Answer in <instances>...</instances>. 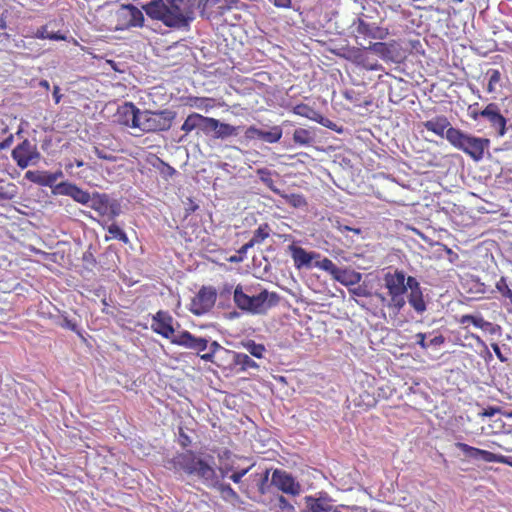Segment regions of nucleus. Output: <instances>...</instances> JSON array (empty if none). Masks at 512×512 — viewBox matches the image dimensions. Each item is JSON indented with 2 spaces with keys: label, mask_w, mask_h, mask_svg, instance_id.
<instances>
[{
  "label": "nucleus",
  "mask_w": 512,
  "mask_h": 512,
  "mask_svg": "<svg viewBox=\"0 0 512 512\" xmlns=\"http://www.w3.org/2000/svg\"><path fill=\"white\" fill-rule=\"evenodd\" d=\"M383 287L388 295L376 293L375 296L384 307L388 308L391 318H396L406 305V294H408V304L413 307L416 313L422 314L425 312L426 305L425 300H423L422 288L415 277L406 276L403 270L395 269L384 274Z\"/></svg>",
  "instance_id": "nucleus-1"
},
{
  "label": "nucleus",
  "mask_w": 512,
  "mask_h": 512,
  "mask_svg": "<svg viewBox=\"0 0 512 512\" xmlns=\"http://www.w3.org/2000/svg\"><path fill=\"white\" fill-rule=\"evenodd\" d=\"M143 9L150 18L176 30L188 31L195 19L193 4L185 0H150Z\"/></svg>",
  "instance_id": "nucleus-2"
},
{
  "label": "nucleus",
  "mask_w": 512,
  "mask_h": 512,
  "mask_svg": "<svg viewBox=\"0 0 512 512\" xmlns=\"http://www.w3.org/2000/svg\"><path fill=\"white\" fill-rule=\"evenodd\" d=\"M151 321L152 332L169 340L171 344L195 351L198 354L206 351V338L196 337L189 331H181L178 334L174 333V327H172L174 319L167 311H157L155 315H152Z\"/></svg>",
  "instance_id": "nucleus-3"
},
{
  "label": "nucleus",
  "mask_w": 512,
  "mask_h": 512,
  "mask_svg": "<svg viewBox=\"0 0 512 512\" xmlns=\"http://www.w3.org/2000/svg\"><path fill=\"white\" fill-rule=\"evenodd\" d=\"M165 467L176 474L197 477L205 485H211L217 480V473L212 465L191 450L177 453L167 461Z\"/></svg>",
  "instance_id": "nucleus-4"
},
{
  "label": "nucleus",
  "mask_w": 512,
  "mask_h": 512,
  "mask_svg": "<svg viewBox=\"0 0 512 512\" xmlns=\"http://www.w3.org/2000/svg\"><path fill=\"white\" fill-rule=\"evenodd\" d=\"M233 301L234 305L241 311L249 312L253 315H260L269 308L277 305L278 294L263 289L257 295L250 296L242 291L241 285H238L233 291Z\"/></svg>",
  "instance_id": "nucleus-5"
},
{
  "label": "nucleus",
  "mask_w": 512,
  "mask_h": 512,
  "mask_svg": "<svg viewBox=\"0 0 512 512\" xmlns=\"http://www.w3.org/2000/svg\"><path fill=\"white\" fill-rule=\"evenodd\" d=\"M432 132L441 137H446L452 146L470 155L475 160L482 159L483 151L486 145H488V140L470 137L461 132V130H432Z\"/></svg>",
  "instance_id": "nucleus-6"
},
{
  "label": "nucleus",
  "mask_w": 512,
  "mask_h": 512,
  "mask_svg": "<svg viewBox=\"0 0 512 512\" xmlns=\"http://www.w3.org/2000/svg\"><path fill=\"white\" fill-rule=\"evenodd\" d=\"M219 459L220 461H229L225 462L224 466L220 468V474L225 477L228 475V473L233 472L230 475V480L233 481L234 484H239L242 480V477L247 475V473L250 472V470L255 466V463H250L246 467L241 466L239 462L247 461L248 459L245 457L233 455L229 450H224V452L220 454Z\"/></svg>",
  "instance_id": "nucleus-7"
},
{
  "label": "nucleus",
  "mask_w": 512,
  "mask_h": 512,
  "mask_svg": "<svg viewBox=\"0 0 512 512\" xmlns=\"http://www.w3.org/2000/svg\"><path fill=\"white\" fill-rule=\"evenodd\" d=\"M114 122L129 128H141L142 124H144L141 121L140 109L131 102H126L118 107Z\"/></svg>",
  "instance_id": "nucleus-8"
},
{
  "label": "nucleus",
  "mask_w": 512,
  "mask_h": 512,
  "mask_svg": "<svg viewBox=\"0 0 512 512\" xmlns=\"http://www.w3.org/2000/svg\"><path fill=\"white\" fill-rule=\"evenodd\" d=\"M118 29L129 27H141L144 22V15L140 9L132 4L122 5L116 13Z\"/></svg>",
  "instance_id": "nucleus-9"
},
{
  "label": "nucleus",
  "mask_w": 512,
  "mask_h": 512,
  "mask_svg": "<svg viewBox=\"0 0 512 512\" xmlns=\"http://www.w3.org/2000/svg\"><path fill=\"white\" fill-rule=\"evenodd\" d=\"M479 115L492 126L498 128H506L507 123L512 122V117L506 114L503 99L501 100V107L497 103H490L480 111Z\"/></svg>",
  "instance_id": "nucleus-10"
},
{
  "label": "nucleus",
  "mask_w": 512,
  "mask_h": 512,
  "mask_svg": "<svg viewBox=\"0 0 512 512\" xmlns=\"http://www.w3.org/2000/svg\"><path fill=\"white\" fill-rule=\"evenodd\" d=\"M217 300V291L214 288L208 286L203 287L195 295L192 300V313L195 315H202L212 309L215 301Z\"/></svg>",
  "instance_id": "nucleus-11"
},
{
  "label": "nucleus",
  "mask_w": 512,
  "mask_h": 512,
  "mask_svg": "<svg viewBox=\"0 0 512 512\" xmlns=\"http://www.w3.org/2000/svg\"><path fill=\"white\" fill-rule=\"evenodd\" d=\"M175 113L169 110L160 112L141 111V121L144 122V128H170Z\"/></svg>",
  "instance_id": "nucleus-12"
},
{
  "label": "nucleus",
  "mask_w": 512,
  "mask_h": 512,
  "mask_svg": "<svg viewBox=\"0 0 512 512\" xmlns=\"http://www.w3.org/2000/svg\"><path fill=\"white\" fill-rule=\"evenodd\" d=\"M12 159L15 160L18 167L26 169L29 165L38 159V152L34 144L27 140H23L22 143L12 150Z\"/></svg>",
  "instance_id": "nucleus-13"
},
{
  "label": "nucleus",
  "mask_w": 512,
  "mask_h": 512,
  "mask_svg": "<svg viewBox=\"0 0 512 512\" xmlns=\"http://www.w3.org/2000/svg\"><path fill=\"white\" fill-rule=\"evenodd\" d=\"M271 484L285 494L293 496L299 495V483L295 482L291 474L284 470H274V472H272Z\"/></svg>",
  "instance_id": "nucleus-14"
},
{
  "label": "nucleus",
  "mask_w": 512,
  "mask_h": 512,
  "mask_svg": "<svg viewBox=\"0 0 512 512\" xmlns=\"http://www.w3.org/2000/svg\"><path fill=\"white\" fill-rule=\"evenodd\" d=\"M53 195H64L72 198L81 205H86L90 201L89 192L82 190L71 182L58 183L52 189Z\"/></svg>",
  "instance_id": "nucleus-15"
},
{
  "label": "nucleus",
  "mask_w": 512,
  "mask_h": 512,
  "mask_svg": "<svg viewBox=\"0 0 512 512\" xmlns=\"http://www.w3.org/2000/svg\"><path fill=\"white\" fill-rule=\"evenodd\" d=\"M180 128H236L230 124L220 123L218 120L210 117H204L194 113L187 117Z\"/></svg>",
  "instance_id": "nucleus-16"
},
{
  "label": "nucleus",
  "mask_w": 512,
  "mask_h": 512,
  "mask_svg": "<svg viewBox=\"0 0 512 512\" xmlns=\"http://www.w3.org/2000/svg\"><path fill=\"white\" fill-rule=\"evenodd\" d=\"M63 176L64 174L61 170L54 173L47 171H28L25 173L26 180L38 186H45L51 189L56 186V181Z\"/></svg>",
  "instance_id": "nucleus-17"
},
{
  "label": "nucleus",
  "mask_w": 512,
  "mask_h": 512,
  "mask_svg": "<svg viewBox=\"0 0 512 512\" xmlns=\"http://www.w3.org/2000/svg\"><path fill=\"white\" fill-rule=\"evenodd\" d=\"M288 250H290L291 259H293L294 268L296 269L309 268L311 261L319 257V254L308 252L294 244L288 246Z\"/></svg>",
  "instance_id": "nucleus-18"
},
{
  "label": "nucleus",
  "mask_w": 512,
  "mask_h": 512,
  "mask_svg": "<svg viewBox=\"0 0 512 512\" xmlns=\"http://www.w3.org/2000/svg\"><path fill=\"white\" fill-rule=\"evenodd\" d=\"M455 448L462 451L463 455H465L466 458L473 459V460H481L486 463H489L490 460L501 455V454H495L489 450H482L478 447H473L464 442L455 443Z\"/></svg>",
  "instance_id": "nucleus-19"
},
{
  "label": "nucleus",
  "mask_w": 512,
  "mask_h": 512,
  "mask_svg": "<svg viewBox=\"0 0 512 512\" xmlns=\"http://www.w3.org/2000/svg\"><path fill=\"white\" fill-rule=\"evenodd\" d=\"M294 113L296 115L305 117L309 120L315 121L327 128H336L334 125L333 127L330 126L331 122L324 118L319 112L314 110L312 107L306 105V104H299L294 107Z\"/></svg>",
  "instance_id": "nucleus-20"
},
{
  "label": "nucleus",
  "mask_w": 512,
  "mask_h": 512,
  "mask_svg": "<svg viewBox=\"0 0 512 512\" xmlns=\"http://www.w3.org/2000/svg\"><path fill=\"white\" fill-rule=\"evenodd\" d=\"M329 275H331L332 279L340 282V284L345 287H350L359 283L360 278H362L359 272L348 269H342L337 272H329Z\"/></svg>",
  "instance_id": "nucleus-21"
},
{
  "label": "nucleus",
  "mask_w": 512,
  "mask_h": 512,
  "mask_svg": "<svg viewBox=\"0 0 512 512\" xmlns=\"http://www.w3.org/2000/svg\"><path fill=\"white\" fill-rule=\"evenodd\" d=\"M306 509L302 512H333L332 504L327 499H314L312 497L306 498Z\"/></svg>",
  "instance_id": "nucleus-22"
},
{
  "label": "nucleus",
  "mask_w": 512,
  "mask_h": 512,
  "mask_svg": "<svg viewBox=\"0 0 512 512\" xmlns=\"http://www.w3.org/2000/svg\"><path fill=\"white\" fill-rule=\"evenodd\" d=\"M233 364L239 368V372L257 370L258 364L244 353L236 352L233 355Z\"/></svg>",
  "instance_id": "nucleus-23"
},
{
  "label": "nucleus",
  "mask_w": 512,
  "mask_h": 512,
  "mask_svg": "<svg viewBox=\"0 0 512 512\" xmlns=\"http://www.w3.org/2000/svg\"><path fill=\"white\" fill-rule=\"evenodd\" d=\"M249 137L259 138L266 143H275L281 138V130H247Z\"/></svg>",
  "instance_id": "nucleus-24"
},
{
  "label": "nucleus",
  "mask_w": 512,
  "mask_h": 512,
  "mask_svg": "<svg viewBox=\"0 0 512 512\" xmlns=\"http://www.w3.org/2000/svg\"><path fill=\"white\" fill-rule=\"evenodd\" d=\"M270 233H272V229L270 228L269 224L262 223L258 225L257 230L254 231V236H252V238H250L249 242L247 243H255L261 245V243L270 237Z\"/></svg>",
  "instance_id": "nucleus-25"
},
{
  "label": "nucleus",
  "mask_w": 512,
  "mask_h": 512,
  "mask_svg": "<svg viewBox=\"0 0 512 512\" xmlns=\"http://www.w3.org/2000/svg\"><path fill=\"white\" fill-rule=\"evenodd\" d=\"M152 167L159 171L160 175L165 179H169L176 174V170L168 163L154 156V161L151 163Z\"/></svg>",
  "instance_id": "nucleus-26"
},
{
  "label": "nucleus",
  "mask_w": 512,
  "mask_h": 512,
  "mask_svg": "<svg viewBox=\"0 0 512 512\" xmlns=\"http://www.w3.org/2000/svg\"><path fill=\"white\" fill-rule=\"evenodd\" d=\"M244 348H246L247 352H249L250 356L255 357L257 359H261L264 357L265 347L261 343H256L253 340H249L244 343Z\"/></svg>",
  "instance_id": "nucleus-27"
},
{
  "label": "nucleus",
  "mask_w": 512,
  "mask_h": 512,
  "mask_svg": "<svg viewBox=\"0 0 512 512\" xmlns=\"http://www.w3.org/2000/svg\"><path fill=\"white\" fill-rule=\"evenodd\" d=\"M217 490H219L220 495H222V498H224L225 501L239 500V495L234 491L231 485L227 483H219V485H217Z\"/></svg>",
  "instance_id": "nucleus-28"
},
{
  "label": "nucleus",
  "mask_w": 512,
  "mask_h": 512,
  "mask_svg": "<svg viewBox=\"0 0 512 512\" xmlns=\"http://www.w3.org/2000/svg\"><path fill=\"white\" fill-rule=\"evenodd\" d=\"M487 76H488V83H487L486 90L489 93H494L496 91V86L501 81V73L496 69H490L487 72Z\"/></svg>",
  "instance_id": "nucleus-29"
},
{
  "label": "nucleus",
  "mask_w": 512,
  "mask_h": 512,
  "mask_svg": "<svg viewBox=\"0 0 512 512\" xmlns=\"http://www.w3.org/2000/svg\"><path fill=\"white\" fill-rule=\"evenodd\" d=\"M255 481H257L258 493L264 495L269 487V470H266L260 474H255Z\"/></svg>",
  "instance_id": "nucleus-30"
},
{
  "label": "nucleus",
  "mask_w": 512,
  "mask_h": 512,
  "mask_svg": "<svg viewBox=\"0 0 512 512\" xmlns=\"http://www.w3.org/2000/svg\"><path fill=\"white\" fill-rule=\"evenodd\" d=\"M315 267L325 271L326 273L338 272L343 270L344 268H339L332 260L328 258H322L315 262Z\"/></svg>",
  "instance_id": "nucleus-31"
},
{
  "label": "nucleus",
  "mask_w": 512,
  "mask_h": 512,
  "mask_svg": "<svg viewBox=\"0 0 512 512\" xmlns=\"http://www.w3.org/2000/svg\"><path fill=\"white\" fill-rule=\"evenodd\" d=\"M282 197L285 199V201H287L288 205L293 208H301L307 205V201L300 194H287L282 195Z\"/></svg>",
  "instance_id": "nucleus-32"
},
{
  "label": "nucleus",
  "mask_w": 512,
  "mask_h": 512,
  "mask_svg": "<svg viewBox=\"0 0 512 512\" xmlns=\"http://www.w3.org/2000/svg\"><path fill=\"white\" fill-rule=\"evenodd\" d=\"M108 234L123 243L128 242L127 234L123 232V230L116 224L108 225L107 227Z\"/></svg>",
  "instance_id": "nucleus-33"
},
{
  "label": "nucleus",
  "mask_w": 512,
  "mask_h": 512,
  "mask_svg": "<svg viewBox=\"0 0 512 512\" xmlns=\"http://www.w3.org/2000/svg\"><path fill=\"white\" fill-rule=\"evenodd\" d=\"M58 325L63 329L71 330L78 336H81V333L78 330V324L75 322V320L69 319L66 315H63V317H61V322H59Z\"/></svg>",
  "instance_id": "nucleus-34"
},
{
  "label": "nucleus",
  "mask_w": 512,
  "mask_h": 512,
  "mask_svg": "<svg viewBox=\"0 0 512 512\" xmlns=\"http://www.w3.org/2000/svg\"><path fill=\"white\" fill-rule=\"evenodd\" d=\"M258 177H260L261 182L264 183V185L268 186L269 189H271L274 192H278L277 189L273 187V180L272 176H270L269 170L266 168H261L257 170Z\"/></svg>",
  "instance_id": "nucleus-35"
},
{
  "label": "nucleus",
  "mask_w": 512,
  "mask_h": 512,
  "mask_svg": "<svg viewBox=\"0 0 512 512\" xmlns=\"http://www.w3.org/2000/svg\"><path fill=\"white\" fill-rule=\"evenodd\" d=\"M206 349H209L208 353L201 354L200 358L201 360L205 362H212L213 356H215V353L221 349V346L217 341H212L211 344H208V347Z\"/></svg>",
  "instance_id": "nucleus-36"
},
{
  "label": "nucleus",
  "mask_w": 512,
  "mask_h": 512,
  "mask_svg": "<svg viewBox=\"0 0 512 512\" xmlns=\"http://www.w3.org/2000/svg\"><path fill=\"white\" fill-rule=\"evenodd\" d=\"M110 205L111 204L108 203V199H106L105 197H101V198L97 199L96 201H94L93 209H94V211H96L102 215H105L106 211L109 210Z\"/></svg>",
  "instance_id": "nucleus-37"
},
{
  "label": "nucleus",
  "mask_w": 512,
  "mask_h": 512,
  "mask_svg": "<svg viewBox=\"0 0 512 512\" xmlns=\"http://www.w3.org/2000/svg\"><path fill=\"white\" fill-rule=\"evenodd\" d=\"M294 141L306 145L311 141L310 133L308 130H294Z\"/></svg>",
  "instance_id": "nucleus-38"
},
{
  "label": "nucleus",
  "mask_w": 512,
  "mask_h": 512,
  "mask_svg": "<svg viewBox=\"0 0 512 512\" xmlns=\"http://www.w3.org/2000/svg\"><path fill=\"white\" fill-rule=\"evenodd\" d=\"M496 289H498V292H500L503 297L512 301V290L508 288L507 282L504 278H501L496 282Z\"/></svg>",
  "instance_id": "nucleus-39"
},
{
  "label": "nucleus",
  "mask_w": 512,
  "mask_h": 512,
  "mask_svg": "<svg viewBox=\"0 0 512 512\" xmlns=\"http://www.w3.org/2000/svg\"><path fill=\"white\" fill-rule=\"evenodd\" d=\"M213 99L211 98H204V97H197L193 99L192 106L198 108V109H205L207 110L208 107H212Z\"/></svg>",
  "instance_id": "nucleus-40"
},
{
  "label": "nucleus",
  "mask_w": 512,
  "mask_h": 512,
  "mask_svg": "<svg viewBox=\"0 0 512 512\" xmlns=\"http://www.w3.org/2000/svg\"><path fill=\"white\" fill-rule=\"evenodd\" d=\"M369 50L374 52L375 54L384 56L387 52H389V48L384 42H375L372 43L369 47Z\"/></svg>",
  "instance_id": "nucleus-41"
},
{
  "label": "nucleus",
  "mask_w": 512,
  "mask_h": 512,
  "mask_svg": "<svg viewBox=\"0 0 512 512\" xmlns=\"http://www.w3.org/2000/svg\"><path fill=\"white\" fill-rule=\"evenodd\" d=\"M481 329L482 331L489 333L491 335L499 334L501 333V327L498 324H494L492 322H488L482 326L477 327Z\"/></svg>",
  "instance_id": "nucleus-42"
},
{
  "label": "nucleus",
  "mask_w": 512,
  "mask_h": 512,
  "mask_svg": "<svg viewBox=\"0 0 512 512\" xmlns=\"http://www.w3.org/2000/svg\"><path fill=\"white\" fill-rule=\"evenodd\" d=\"M350 294L355 297H370L371 293L365 286H358L350 289Z\"/></svg>",
  "instance_id": "nucleus-43"
},
{
  "label": "nucleus",
  "mask_w": 512,
  "mask_h": 512,
  "mask_svg": "<svg viewBox=\"0 0 512 512\" xmlns=\"http://www.w3.org/2000/svg\"><path fill=\"white\" fill-rule=\"evenodd\" d=\"M483 317L481 315H471V314H464L462 315V317H460V319H458V323L462 324V325H465V324H468V323H473L477 320H480L482 319Z\"/></svg>",
  "instance_id": "nucleus-44"
},
{
  "label": "nucleus",
  "mask_w": 512,
  "mask_h": 512,
  "mask_svg": "<svg viewBox=\"0 0 512 512\" xmlns=\"http://www.w3.org/2000/svg\"><path fill=\"white\" fill-rule=\"evenodd\" d=\"M445 338L441 334L436 335L428 341V347H440L444 344Z\"/></svg>",
  "instance_id": "nucleus-45"
},
{
  "label": "nucleus",
  "mask_w": 512,
  "mask_h": 512,
  "mask_svg": "<svg viewBox=\"0 0 512 512\" xmlns=\"http://www.w3.org/2000/svg\"><path fill=\"white\" fill-rule=\"evenodd\" d=\"M94 153H96L97 158H99L101 160H106V161H110V162H114L116 160V158L113 155L104 153L103 151L99 150L97 147H94Z\"/></svg>",
  "instance_id": "nucleus-46"
},
{
  "label": "nucleus",
  "mask_w": 512,
  "mask_h": 512,
  "mask_svg": "<svg viewBox=\"0 0 512 512\" xmlns=\"http://www.w3.org/2000/svg\"><path fill=\"white\" fill-rule=\"evenodd\" d=\"M493 353H495L496 358L500 360L501 363L507 362V357L501 352V348L497 343H492Z\"/></svg>",
  "instance_id": "nucleus-47"
},
{
  "label": "nucleus",
  "mask_w": 512,
  "mask_h": 512,
  "mask_svg": "<svg viewBox=\"0 0 512 512\" xmlns=\"http://www.w3.org/2000/svg\"><path fill=\"white\" fill-rule=\"evenodd\" d=\"M490 463H501L512 468V458L503 455L497 456L494 459L490 460Z\"/></svg>",
  "instance_id": "nucleus-48"
},
{
  "label": "nucleus",
  "mask_w": 512,
  "mask_h": 512,
  "mask_svg": "<svg viewBox=\"0 0 512 512\" xmlns=\"http://www.w3.org/2000/svg\"><path fill=\"white\" fill-rule=\"evenodd\" d=\"M425 339V333L419 332L416 334V344L423 350L428 349V342Z\"/></svg>",
  "instance_id": "nucleus-49"
},
{
  "label": "nucleus",
  "mask_w": 512,
  "mask_h": 512,
  "mask_svg": "<svg viewBox=\"0 0 512 512\" xmlns=\"http://www.w3.org/2000/svg\"><path fill=\"white\" fill-rule=\"evenodd\" d=\"M447 126H449V122L445 118L439 119V121L437 123V126H435L432 121H428L425 124L426 128H441V129H444V128H447Z\"/></svg>",
  "instance_id": "nucleus-50"
},
{
  "label": "nucleus",
  "mask_w": 512,
  "mask_h": 512,
  "mask_svg": "<svg viewBox=\"0 0 512 512\" xmlns=\"http://www.w3.org/2000/svg\"><path fill=\"white\" fill-rule=\"evenodd\" d=\"M277 501H279V509L282 510V511H291L292 510V505L288 502V500L283 497V496H279V498H277Z\"/></svg>",
  "instance_id": "nucleus-51"
},
{
  "label": "nucleus",
  "mask_w": 512,
  "mask_h": 512,
  "mask_svg": "<svg viewBox=\"0 0 512 512\" xmlns=\"http://www.w3.org/2000/svg\"><path fill=\"white\" fill-rule=\"evenodd\" d=\"M214 132V135L212 137L214 138H226L234 132V130H211Z\"/></svg>",
  "instance_id": "nucleus-52"
},
{
  "label": "nucleus",
  "mask_w": 512,
  "mask_h": 512,
  "mask_svg": "<svg viewBox=\"0 0 512 512\" xmlns=\"http://www.w3.org/2000/svg\"><path fill=\"white\" fill-rule=\"evenodd\" d=\"M107 213L105 215H108L110 219H114L116 216L119 215V206L117 204L110 205V208H108Z\"/></svg>",
  "instance_id": "nucleus-53"
},
{
  "label": "nucleus",
  "mask_w": 512,
  "mask_h": 512,
  "mask_svg": "<svg viewBox=\"0 0 512 512\" xmlns=\"http://www.w3.org/2000/svg\"><path fill=\"white\" fill-rule=\"evenodd\" d=\"M276 7L291 8V0H270Z\"/></svg>",
  "instance_id": "nucleus-54"
},
{
  "label": "nucleus",
  "mask_w": 512,
  "mask_h": 512,
  "mask_svg": "<svg viewBox=\"0 0 512 512\" xmlns=\"http://www.w3.org/2000/svg\"><path fill=\"white\" fill-rule=\"evenodd\" d=\"M256 245H259V244H255V243H250V242H246V244L242 245L241 248H239L238 250V254L239 255H245L247 254V251L251 248H253L254 246Z\"/></svg>",
  "instance_id": "nucleus-55"
},
{
  "label": "nucleus",
  "mask_w": 512,
  "mask_h": 512,
  "mask_svg": "<svg viewBox=\"0 0 512 512\" xmlns=\"http://www.w3.org/2000/svg\"><path fill=\"white\" fill-rule=\"evenodd\" d=\"M52 96H53V99H54L56 104H58L61 101L62 94L60 93V87L59 86L55 85L53 87Z\"/></svg>",
  "instance_id": "nucleus-56"
},
{
  "label": "nucleus",
  "mask_w": 512,
  "mask_h": 512,
  "mask_svg": "<svg viewBox=\"0 0 512 512\" xmlns=\"http://www.w3.org/2000/svg\"><path fill=\"white\" fill-rule=\"evenodd\" d=\"M239 3V0H227L225 1V10L228 11V10H231L232 8L234 7H237Z\"/></svg>",
  "instance_id": "nucleus-57"
},
{
  "label": "nucleus",
  "mask_w": 512,
  "mask_h": 512,
  "mask_svg": "<svg viewBox=\"0 0 512 512\" xmlns=\"http://www.w3.org/2000/svg\"><path fill=\"white\" fill-rule=\"evenodd\" d=\"M48 39L51 40H63L64 36L60 35L59 33L51 32L46 36Z\"/></svg>",
  "instance_id": "nucleus-58"
},
{
  "label": "nucleus",
  "mask_w": 512,
  "mask_h": 512,
  "mask_svg": "<svg viewBox=\"0 0 512 512\" xmlns=\"http://www.w3.org/2000/svg\"><path fill=\"white\" fill-rule=\"evenodd\" d=\"M487 323H489V322L486 321L485 319L481 318V319H477V321L471 323V325L478 328V327H482L483 325H485Z\"/></svg>",
  "instance_id": "nucleus-59"
},
{
  "label": "nucleus",
  "mask_w": 512,
  "mask_h": 512,
  "mask_svg": "<svg viewBox=\"0 0 512 512\" xmlns=\"http://www.w3.org/2000/svg\"><path fill=\"white\" fill-rule=\"evenodd\" d=\"M373 38L383 39L384 34L383 31L380 28H376V32L372 34Z\"/></svg>",
  "instance_id": "nucleus-60"
},
{
  "label": "nucleus",
  "mask_w": 512,
  "mask_h": 512,
  "mask_svg": "<svg viewBox=\"0 0 512 512\" xmlns=\"http://www.w3.org/2000/svg\"><path fill=\"white\" fill-rule=\"evenodd\" d=\"M368 26H369V25H368L367 23H365L364 21H360L358 31H359L360 33H364V32H366V31H367Z\"/></svg>",
  "instance_id": "nucleus-61"
},
{
  "label": "nucleus",
  "mask_w": 512,
  "mask_h": 512,
  "mask_svg": "<svg viewBox=\"0 0 512 512\" xmlns=\"http://www.w3.org/2000/svg\"><path fill=\"white\" fill-rule=\"evenodd\" d=\"M12 199V196L8 195L7 193H5L1 188H0V200H10Z\"/></svg>",
  "instance_id": "nucleus-62"
},
{
  "label": "nucleus",
  "mask_w": 512,
  "mask_h": 512,
  "mask_svg": "<svg viewBox=\"0 0 512 512\" xmlns=\"http://www.w3.org/2000/svg\"><path fill=\"white\" fill-rule=\"evenodd\" d=\"M228 261H230V263H238L242 261V256H232L228 258Z\"/></svg>",
  "instance_id": "nucleus-63"
},
{
  "label": "nucleus",
  "mask_w": 512,
  "mask_h": 512,
  "mask_svg": "<svg viewBox=\"0 0 512 512\" xmlns=\"http://www.w3.org/2000/svg\"><path fill=\"white\" fill-rule=\"evenodd\" d=\"M0 29H6V21L4 14H2L0 17Z\"/></svg>",
  "instance_id": "nucleus-64"
}]
</instances>
